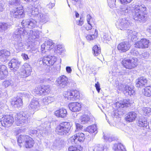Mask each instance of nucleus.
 <instances>
[{
	"label": "nucleus",
	"mask_w": 151,
	"mask_h": 151,
	"mask_svg": "<svg viewBox=\"0 0 151 151\" xmlns=\"http://www.w3.org/2000/svg\"><path fill=\"white\" fill-rule=\"evenodd\" d=\"M134 11L133 12L130 6L127 5L121 6L119 13L122 15L131 17L135 20L140 22H144L146 19L147 8L144 4L136 5L133 7Z\"/></svg>",
	"instance_id": "1"
},
{
	"label": "nucleus",
	"mask_w": 151,
	"mask_h": 151,
	"mask_svg": "<svg viewBox=\"0 0 151 151\" xmlns=\"http://www.w3.org/2000/svg\"><path fill=\"white\" fill-rule=\"evenodd\" d=\"M23 31L22 28L19 27L13 33V37L15 41L14 45L18 52L24 50V45L22 42Z\"/></svg>",
	"instance_id": "2"
},
{
	"label": "nucleus",
	"mask_w": 151,
	"mask_h": 151,
	"mask_svg": "<svg viewBox=\"0 0 151 151\" xmlns=\"http://www.w3.org/2000/svg\"><path fill=\"white\" fill-rule=\"evenodd\" d=\"M31 7H30V5L27 7L26 9V11L28 12V17L29 19H25L22 20L21 22V24L23 28H26L33 29L37 26V20L36 18L34 17H32L31 16H33V15H30L32 13V11Z\"/></svg>",
	"instance_id": "3"
},
{
	"label": "nucleus",
	"mask_w": 151,
	"mask_h": 151,
	"mask_svg": "<svg viewBox=\"0 0 151 151\" xmlns=\"http://www.w3.org/2000/svg\"><path fill=\"white\" fill-rule=\"evenodd\" d=\"M15 116L16 125L21 126L28 123L30 118V113L28 111H25L17 114Z\"/></svg>",
	"instance_id": "4"
},
{
	"label": "nucleus",
	"mask_w": 151,
	"mask_h": 151,
	"mask_svg": "<svg viewBox=\"0 0 151 151\" xmlns=\"http://www.w3.org/2000/svg\"><path fill=\"white\" fill-rule=\"evenodd\" d=\"M30 7L32 11V13L30 15H33L32 17H34L37 20L39 19L41 23L44 24L47 22L49 20V17L47 14L44 13H40L38 12V9L32 5H30Z\"/></svg>",
	"instance_id": "5"
},
{
	"label": "nucleus",
	"mask_w": 151,
	"mask_h": 151,
	"mask_svg": "<svg viewBox=\"0 0 151 151\" xmlns=\"http://www.w3.org/2000/svg\"><path fill=\"white\" fill-rule=\"evenodd\" d=\"M70 123L63 122L57 127L55 132L56 134L59 135L63 136L68 135L70 134Z\"/></svg>",
	"instance_id": "6"
},
{
	"label": "nucleus",
	"mask_w": 151,
	"mask_h": 151,
	"mask_svg": "<svg viewBox=\"0 0 151 151\" xmlns=\"http://www.w3.org/2000/svg\"><path fill=\"white\" fill-rule=\"evenodd\" d=\"M17 142L20 147H22V145H24L26 148L32 147L34 144L33 139L27 135H20L18 138Z\"/></svg>",
	"instance_id": "7"
},
{
	"label": "nucleus",
	"mask_w": 151,
	"mask_h": 151,
	"mask_svg": "<svg viewBox=\"0 0 151 151\" xmlns=\"http://www.w3.org/2000/svg\"><path fill=\"white\" fill-rule=\"evenodd\" d=\"M132 22L128 19H119L116 21L115 25L116 27L121 30H128L133 25Z\"/></svg>",
	"instance_id": "8"
},
{
	"label": "nucleus",
	"mask_w": 151,
	"mask_h": 151,
	"mask_svg": "<svg viewBox=\"0 0 151 151\" xmlns=\"http://www.w3.org/2000/svg\"><path fill=\"white\" fill-rule=\"evenodd\" d=\"M48 124V122L46 121L38 127L37 130L31 131L30 133L33 134L40 133L44 136L50 132L51 129L49 125H47Z\"/></svg>",
	"instance_id": "9"
},
{
	"label": "nucleus",
	"mask_w": 151,
	"mask_h": 151,
	"mask_svg": "<svg viewBox=\"0 0 151 151\" xmlns=\"http://www.w3.org/2000/svg\"><path fill=\"white\" fill-rule=\"evenodd\" d=\"M57 60L56 57L54 56L48 55L40 58L39 60V64L40 66L52 65Z\"/></svg>",
	"instance_id": "10"
},
{
	"label": "nucleus",
	"mask_w": 151,
	"mask_h": 151,
	"mask_svg": "<svg viewBox=\"0 0 151 151\" xmlns=\"http://www.w3.org/2000/svg\"><path fill=\"white\" fill-rule=\"evenodd\" d=\"M137 59V58H132L131 59L122 60V64L127 69H131L134 68L138 65Z\"/></svg>",
	"instance_id": "11"
},
{
	"label": "nucleus",
	"mask_w": 151,
	"mask_h": 151,
	"mask_svg": "<svg viewBox=\"0 0 151 151\" xmlns=\"http://www.w3.org/2000/svg\"><path fill=\"white\" fill-rule=\"evenodd\" d=\"M22 28L23 30L22 32L23 34H22L23 36L28 37V38L29 40L31 39L34 40L39 37L40 32L39 31L36 29L32 30H30L29 32L23 28Z\"/></svg>",
	"instance_id": "12"
},
{
	"label": "nucleus",
	"mask_w": 151,
	"mask_h": 151,
	"mask_svg": "<svg viewBox=\"0 0 151 151\" xmlns=\"http://www.w3.org/2000/svg\"><path fill=\"white\" fill-rule=\"evenodd\" d=\"M0 124H2V126L4 127H9L11 126L14 122V118L10 115H5L1 118Z\"/></svg>",
	"instance_id": "13"
},
{
	"label": "nucleus",
	"mask_w": 151,
	"mask_h": 151,
	"mask_svg": "<svg viewBox=\"0 0 151 151\" xmlns=\"http://www.w3.org/2000/svg\"><path fill=\"white\" fill-rule=\"evenodd\" d=\"M32 71L31 67L28 63H25L22 67L19 73L21 77L25 78L29 76Z\"/></svg>",
	"instance_id": "14"
},
{
	"label": "nucleus",
	"mask_w": 151,
	"mask_h": 151,
	"mask_svg": "<svg viewBox=\"0 0 151 151\" xmlns=\"http://www.w3.org/2000/svg\"><path fill=\"white\" fill-rule=\"evenodd\" d=\"M10 13L14 18H21L25 16L23 7L22 6L17 7L13 11H11Z\"/></svg>",
	"instance_id": "15"
},
{
	"label": "nucleus",
	"mask_w": 151,
	"mask_h": 151,
	"mask_svg": "<svg viewBox=\"0 0 151 151\" xmlns=\"http://www.w3.org/2000/svg\"><path fill=\"white\" fill-rule=\"evenodd\" d=\"M85 134L83 133H78L72 136L70 139V140L72 144L78 143L84 141L85 139Z\"/></svg>",
	"instance_id": "16"
},
{
	"label": "nucleus",
	"mask_w": 151,
	"mask_h": 151,
	"mask_svg": "<svg viewBox=\"0 0 151 151\" xmlns=\"http://www.w3.org/2000/svg\"><path fill=\"white\" fill-rule=\"evenodd\" d=\"M56 81L58 86L62 88L67 86L69 83L68 78L64 75H62L58 77Z\"/></svg>",
	"instance_id": "17"
},
{
	"label": "nucleus",
	"mask_w": 151,
	"mask_h": 151,
	"mask_svg": "<svg viewBox=\"0 0 151 151\" xmlns=\"http://www.w3.org/2000/svg\"><path fill=\"white\" fill-rule=\"evenodd\" d=\"M65 95V97L70 100L74 101L79 97V92L76 90L67 91L66 92Z\"/></svg>",
	"instance_id": "18"
},
{
	"label": "nucleus",
	"mask_w": 151,
	"mask_h": 151,
	"mask_svg": "<svg viewBox=\"0 0 151 151\" xmlns=\"http://www.w3.org/2000/svg\"><path fill=\"white\" fill-rule=\"evenodd\" d=\"M54 43H53L52 40H49L45 41V43L41 46V50L43 53L47 51L50 50L54 47Z\"/></svg>",
	"instance_id": "19"
},
{
	"label": "nucleus",
	"mask_w": 151,
	"mask_h": 151,
	"mask_svg": "<svg viewBox=\"0 0 151 151\" xmlns=\"http://www.w3.org/2000/svg\"><path fill=\"white\" fill-rule=\"evenodd\" d=\"M21 62L17 58H13L9 63V66L12 70H17L20 66Z\"/></svg>",
	"instance_id": "20"
},
{
	"label": "nucleus",
	"mask_w": 151,
	"mask_h": 151,
	"mask_svg": "<svg viewBox=\"0 0 151 151\" xmlns=\"http://www.w3.org/2000/svg\"><path fill=\"white\" fill-rule=\"evenodd\" d=\"M40 106V104L38 99L36 98H33L30 102L28 107L29 109L33 111H37L38 110Z\"/></svg>",
	"instance_id": "21"
},
{
	"label": "nucleus",
	"mask_w": 151,
	"mask_h": 151,
	"mask_svg": "<svg viewBox=\"0 0 151 151\" xmlns=\"http://www.w3.org/2000/svg\"><path fill=\"white\" fill-rule=\"evenodd\" d=\"M149 43V40L145 38L142 39L136 43L135 46L139 48H147L148 47Z\"/></svg>",
	"instance_id": "22"
},
{
	"label": "nucleus",
	"mask_w": 151,
	"mask_h": 151,
	"mask_svg": "<svg viewBox=\"0 0 151 151\" xmlns=\"http://www.w3.org/2000/svg\"><path fill=\"white\" fill-rule=\"evenodd\" d=\"M130 45L127 41L122 42L118 45L117 48L121 52H125L130 48Z\"/></svg>",
	"instance_id": "23"
},
{
	"label": "nucleus",
	"mask_w": 151,
	"mask_h": 151,
	"mask_svg": "<svg viewBox=\"0 0 151 151\" xmlns=\"http://www.w3.org/2000/svg\"><path fill=\"white\" fill-rule=\"evenodd\" d=\"M69 109L73 112L79 111L81 109V104L77 102H72L68 105Z\"/></svg>",
	"instance_id": "24"
},
{
	"label": "nucleus",
	"mask_w": 151,
	"mask_h": 151,
	"mask_svg": "<svg viewBox=\"0 0 151 151\" xmlns=\"http://www.w3.org/2000/svg\"><path fill=\"white\" fill-rule=\"evenodd\" d=\"M10 52L6 49L0 50V60L2 62H4L8 60L10 56Z\"/></svg>",
	"instance_id": "25"
},
{
	"label": "nucleus",
	"mask_w": 151,
	"mask_h": 151,
	"mask_svg": "<svg viewBox=\"0 0 151 151\" xmlns=\"http://www.w3.org/2000/svg\"><path fill=\"white\" fill-rule=\"evenodd\" d=\"M147 80L144 77H140L136 80V86L137 87H140L145 86L147 83Z\"/></svg>",
	"instance_id": "26"
},
{
	"label": "nucleus",
	"mask_w": 151,
	"mask_h": 151,
	"mask_svg": "<svg viewBox=\"0 0 151 151\" xmlns=\"http://www.w3.org/2000/svg\"><path fill=\"white\" fill-rule=\"evenodd\" d=\"M116 106L119 108H123L125 106L129 107L130 106V100L129 99H124L116 103Z\"/></svg>",
	"instance_id": "27"
},
{
	"label": "nucleus",
	"mask_w": 151,
	"mask_h": 151,
	"mask_svg": "<svg viewBox=\"0 0 151 151\" xmlns=\"http://www.w3.org/2000/svg\"><path fill=\"white\" fill-rule=\"evenodd\" d=\"M67 111L66 109L62 108L55 111V115L58 117L64 118L67 115Z\"/></svg>",
	"instance_id": "28"
},
{
	"label": "nucleus",
	"mask_w": 151,
	"mask_h": 151,
	"mask_svg": "<svg viewBox=\"0 0 151 151\" xmlns=\"http://www.w3.org/2000/svg\"><path fill=\"white\" fill-rule=\"evenodd\" d=\"M137 116V115L135 112H129L126 115L125 119L129 122H132L135 120Z\"/></svg>",
	"instance_id": "29"
},
{
	"label": "nucleus",
	"mask_w": 151,
	"mask_h": 151,
	"mask_svg": "<svg viewBox=\"0 0 151 151\" xmlns=\"http://www.w3.org/2000/svg\"><path fill=\"white\" fill-rule=\"evenodd\" d=\"M8 74L6 67L4 65H0V79H4Z\"/></svg>",
	"instance_id": "30"
},
{
	"label": "nucleus",
	"mask_w": 151,
	"mask_h": 151,
	"mask_svg": "<svg viewBox=\"0 0 151 151\" xmlns=\"http://www.w3.org/2000/svg\"><path fill=\"white\" fill-rule=\"evenodd\" d=\"M138 125L141 127H146L148 125L147 119L144 117L139 118L137 122Z\"/></svg>",
	"instance_id": "31"
},
{
	"label": "nucleus",
	"mask_w": 151,
	"mask_h": 151,
	"mask_svg": "<svg viewBox=\"0 0 151 151\" xmlns=\"http://www.w3.org/2000/svg\"><path fill=\"white\" fill-rule=\"evenodd\" d=\"M93 151H107L108 148L105 145L99 144L96 145L94 149L90 148Z\"/></svg>",
	"instance_id": "32"
},
{
	"label": "nucleus",
	"mask_w": 151,
	"mask_h": 151,
	"mask_svg": "<svg viewBox=\"0 0 151 151\" xmlns=\"http://www.w3.org/2000/svg\"><path fill=\"white\" fill-rule=\"evenodd\" d=\"M123 92L126 96H131V95H133L134 91L133 90L132 86H127Z\"/></svg>",
	"instance_id": "33"
},
{
	"label": "nucleus",
	"mask_w": 151,
	"mask_h": 151,
	"mask_svg": "<svg viewBox=\"0 0 151 151\" xmlns=\"http://www.w3.org/2000/svg\"><path fill=\"white\" fill-rule=\"evenodd\" d=\"M22 99L20 97H18L12 100L11 103L12 105L19 107L22 106Z\"/></svg>",
	"instance_id": "34"
},
{
	"label": "nucleus",
	"mask_w": 151,
	"mask_h": 151,
	"mask_svg": "<svg viewBox=\"0 0 151 151\" xmlns=\"http://www.w3.org/2000/svg\"><path fill=\"white\" fill-rule=\"evenodd\" d=\"M129 31H128V34L129 38H130L132 41H136L138 39L137 32L131 30Z\"/></svg>",
	"instance_id": "35"
},
{
	"label": "nucleus",
	"mask_w": 151,
	"mask_h": 151,
	"mask_svg": "<svg viewBox=\"0 0 151 151\" xmlns=\"http://www.w3.org/2000/svg\"><path fill=\"white\" fill-rule=\"evenodd\" d=\"M113 149L114 151H125V149L124 146L121 143L114 144Z\"/></svg>",
	"instance_id": "36"
},
{
	"label": "nucleus",
	"mask_w": 151,
	"mask_h": 151,
	"mask_svg": "<svg viewBox=\"0 0 151 151\" xmlns=\"http://www.w3.org/2000/svg\"><path fill=\"white\" fill-rule=\"evenodd\" d=\"M41 93H42V95H46L50 92V87L48 85H42L41 86Z\"/></svg>",
	"instance_id": "37"
},
{
	"label": "nucleus",
	"mask_w": 151,
	"mask_h": 151,
	"mask_svg": "<svg viewBox=\"0 0 151 151\" xmlns=\"http://www.w3.org/2000/svg\"><path fill=\"white\" fill-rule=\"evenodd\" d=\"M93 54L95 56H98L100 55L101 51L100 48L98 46L95 45L93 48Z\"/></svg>",
	"instance_id": "38"
},
{
	"label": "nucleus",
	"mask_w": 151,
	"mask_h": 151,
	"mask_svg": "<svg viewBox=\"0 0 151 151\" xmlns=\"http://www.w3.org/2000/svg\"><path fill=\"white\" fill-rule=\"evenodd\" d=\"M82 148L80 146H71L68 148V151H82Z\"/></svg>",
	"instance_id": "39"
},
{
	"label": "nucleus",
	"mask_w": 151,
	"mask_h": 151,
	"mask_svg": "<svg viewBox=\"0 0 151 151\" xmlns=\"http://www.w3.org/2000/svg\"><path fill=\"white\" fill-rule=\"evenodd\" d=\"M97 130V127L96 125H93L87 127L86 130L89 133H94Z\"/></svg>",
	"instance_id": "40"
},
{
	"label": "nucleus",
	"mask_w": 151,
	"mask_h": 151,
	"mask_svg": "<svg viewBox=\"0 0 151 151\" xmlns=\"http://www.w3.org/2000/svg\"><path fill=\"white\" fill-rule=\"evenodd\" d=\"M116 85L117 89L119 91L124 92L125 89L127 86L125 84H122L121 83H119L118 82L116 83Z\"/></svg>",
	"instance_id": "41"
},
{
	"label": "nucleus",
	"mask_w": 151,
	"mask_h": 151,
	"mask_svg": "<svg viewBox=\"0 0 151 151\" xmlns=\"http://www.w3.org/2000/svg\"><path fill=\"white\" fill-rule=\"evenodd\" d=\"M144 94L146 96H151V86L146 87L144 89Z\"/></svg>",
	"instance_id": "42"
},
{
	"label": "nucleus",
	"mask_w": 151,
	"mask_h": 151,
	"mask_svg": "<svg viewBox=\"0 0 151 151\" xmlns=\"http://www.w3.org/2000/svg\"><path fill=\"white\" fill-rule=\"evenodd\" d=\"M90 117L88 115H84L81 116V121L82 124H86L89 122Z\"/></svg>",
	"instance_id": "43"
},
{
	"label": "nucleus",
	"mask_w": 151,
	"mask_h": 151,
	"mask_svg": "<svg viewBox=\"0 0 151 151\" xmlns=\"http://www.w3.org/2000/svg\"><path fill=\"white\" fill-rule=\"evenodd\" d=\"M55 48V52L56 53L60 54L64 50L63 45H58L56 46Z\"/></svg>",
	"instance_id": "44"
},
{
	"label": "nucleus",
	"mask_w": 151,
	"mask_h": 151,
	"mask_svg": "<svg viewBox=\"0 0 151 151\" xmlns=\"http://www.w3.org/2000/svg\"><path fill=\"white\" fill-rule=\"evenodd\" d=\"M143 114L146 116L151 115V108L148 107L144 108L143 109Z\"/></svg>",
	"instance_id": "45"
},
{
	"label": "nucleus",
	"mask_w": 151,
	"mask_h": 151,
	"mask_svg": "<svg viewBox=\"0 0 151 151\" xmlns=\"http://www.w3.org/2000/svg\"><path fill=\"white\" fill-rule=\"evenodd\" d=\"M8 26L7 23L0 22V32H2L5 31L8 28Z\"/></svg>",
	"instance_id": "46"
},
{
	"label": "nucleus",
	"mask_w": 151,
	"mask_h": 151,
	"mask_svg": "<svg viewBox=\"0 0 151 151\" xmlns=\"http://www.w3.org/2000/svg\"><path fill=\"white\" fill-rule=\"evenodd\" d=\"M9 83V87L12 88L16 87L17 85V82L15 81L14 79H10Z\"/></svg>",
	"instance_id": "47"
},
{
	"label": "nucleus",
	"mask_w": 151,
	"mask_h": 151,
	"mask_svg": "<svg viewBox=\"0 0 151 151\" xmlns=\"http://www.w3.org/2000/svg\"><path fill=\"white\" fill-rule=\"evenodd\" d=\"M103 137L106 142H111L114 139V137H112L111 136H110L108 135H104Z\"/></svg>",
	"instance_id": "48"
},
{
	"label": "nucleus",
	"mask_w": 151,
	"mask_h": 151,
	"mask_svg": "<svg viewBox=\"0 0 151 151\" xmlns=\"http://www.w3.org/2000/svg\"><path fill=\"white\" fill-rule=\"evenodd\" d=\"M115 2L116 0H107L108 5L110 8L114 7L115 6Z\"/></svg>",
	"instance_id": "49"
},
{
	"label": "nucleus",
	"mask_w": 151,
	"mask_h": 151,
	"mask_svg": "<svg viewBox=\"0 0 151 151\" xmlns=\"http://www.w3.org/2000/svg\"><path fill=\"white\" fill-rule=\"evenodd\" d=\"M96 33V35H88L86 37L87 39L89 41L92 40H93L95 38L97 37Z\"/></svg>",
	"instance_id": "50"
},
{
	"label": "nucleus",
	"mask_w": 151,
	"mask_h": 151,
	"mask_svg": "<svg viewBox=\"0 0 151 151\" xmlns=\"http://www.w3.org/2000/svg\"><path fill=\"white\" fill-rule=\"evenodd\" d=\"M41 86H40L35 88L34 91L36 94L41 95H42V93H41Z\"/></svg>",
	"instance_id": "51"
},
{
	"label": "nucleus",
	"mask_w": 151,
	"mask_h": 151,
	"mask_svg": "<svg viewBox=\"0 0 151 151\" xmlns=\"http://www.w3.org/2000/svg\"><path fill=\"white\" fill-rule=\"evenodd\" d=\"M21 0H13L11 2V4L14 6H18L20 4Z\"/></svg>",
	"instance_id": "52"
},
{
	"label": "nucleus",
	"mask_w": 151,
	"mask_h": 151,
	"mask_svg": "<svg viewBox=\"0 0 151 151\" xmlns=\"http://www.w3.org/2000/svg\"><path fill=\"white\" fill-rule=\"evenodd\" d=\"M75 125L76 126V130L75 131H79L82 129L83 126L81 125L80 124L78 123H75Z\"/></svg>",
	"instance_id": "53"
},
{
	"label": "nucleus",
	"mask_w": 151,
	"mask_h": 151,
	"mask_svg": "<svg viewBox=\"0 0 151 151\" xmlns=\"http://www.w3.org/2000/svg\"><path fill=\"white\" fill-rule=\"evenodd\" d=\"M130 53L131 55L134 56H137L139 54L138 52L136 50L133 49L130 51Z\"/></svg>",
	"instance_id": "54"
},
{
	"label": "nucleus",
	"mask_w": 151,
	"mask_h": 151,
	"mask_svg": "<svg viewBox=\"0 0 151 151\" xmlns=\"http://www.w3.org/2000/svg\"><path fill=\"white\" fill-rule=\"evenodd\" d=\"M92 23L91 22H90V23L88 24L85 25V28L87 30H90L92 29L93 27Z\"/></svg>",
	"instance_id": "55"
},
{
	"label": "nucleus",
	"mask_w": 151,
	"mask_h": 151,
	"mask_svg": "<svg viewBox=\"0 0 151 151\" xmlns=\"http://www.w3.org/2000/svg\"><path fill=\"white\" fill-rule=\"evenodd\" d=\"M54 2V0H51V2L47 5V7L50 9H52L55 6Z\"/></svg>",
	"instance_id": "56"
},
{
	"label": "nucleus",
	"mask_w": 151,
	"mask_h": 151,
	"mask_svg": "<svg viewBox=\"0 0 151 151\" xmlns=\"http://www.w3.org/2000/svg\"><path fill=\"white\" fill-rule=\"evenodd\" d=\"M47 100L48 101V104L54 101L55 100V98L54 97L48 96L47 97Z\"/></svg>",
	"instance_id": "57"
},
{
	"label": "nucleus",
	"mask_w": 151,
	"mask_h": 151,
	"mask_svg": "<svg viewBox=\"0 0 151 151\" xmlns=\"http://www.w3.org/2000/svg\"><path fill=\"white\" fill-rule=\"evenodd\" d=\"M10 79L6 80L3 83V85L5 87H9Z\"/></svg>",
	"instance_id": "58"
},
{
	"label": "nucleus",
	"mask_w": 151,
	"mask_h": 151,
	"mask_svg": "<svg viewBox=\"0 0 151 151\" xmlns=\"http://www.w3.org/2000/svg\"><path fill=\"white\" fill-rule=\"evenodd\" d=\"M76 23L77 24L79 25H82L83 24V19L82 17L80 16V20L77 21Z\"/></svg>",
	"instance_id": "59"
},
{
	"label": "nucleus",
	"mask_w": 151,
	"mask_h": 151,
	"mask_svg": "<svg viewBox=\"0 0 151 151\" xmlns=\"http://www.w3.org/2000/svg\"><path fill=\"white\" fill-rule=\"evenodd\" d=\"M103 38L106 40H110L111 37L109 36L107 34L104 33L103 34Z\"/></svg>",
	"instance_id": "60"
},
{
	"label": "nucleus",
	"mask_w": 151,
	"mask_h": 151,
	"mask_svg": "<svg viewBox=\"0 0 151 151\" xmlns=\"http://www.w3.org/2000/svg\"><path fill=\"white\" fill-rule=\"evenodd\" d=\"M149 53L148 52H145L142 53V56L145 59L147 58L149 56Z\"/></svg>",
	"instance_id": "61"
},
{
	"label": "nucleus",
	"mask_w": 151,
	"mask_h": 151,
	"mask_svg": "<svg viewBox=\"0 0 151 151\" xmlns=\"http://www.w3.org/2000/svg\"><path fill=\"white\" fill-rule=\"evenodd\" d=\"M87 21L88 22V24L90 23V22H91L92 23V17L90 16V15L89 14H88L87 16Z\"/></svg>",
	"instance_id": "62"
},
{
	"label": "nucleus",
	"mask_w": 151,
	"mask_h": 151,
	"mask_svg": "<svg viewBox=\"0 0 151 151\" xmlns=\"http://www.w3.org/2000/svg\"><path fill=\"white\" fill-rule=\"evenodd\" d=\"M122 4H127L130 3L133 0H120Z\"/></svg>",
	"instance_id": "63"
},
{
	"label": "nucleus",
	"mask_w": 151,
	"mask_h": 151,
	"mask_svg": "<svg viewBox=\"0 0 151 151\" xmlns=\"http://www.w3.org/2000/svg\"><path fill=\"white\" fill-rule=\"evenodd\" d=\"M95 87L96 88V89L97 91L98 92V93H99L101 88H100V86L99 83L98 82H97V83L95 84Z\"/></svg>",
	"instance_id": "64"
}]
</instances>
